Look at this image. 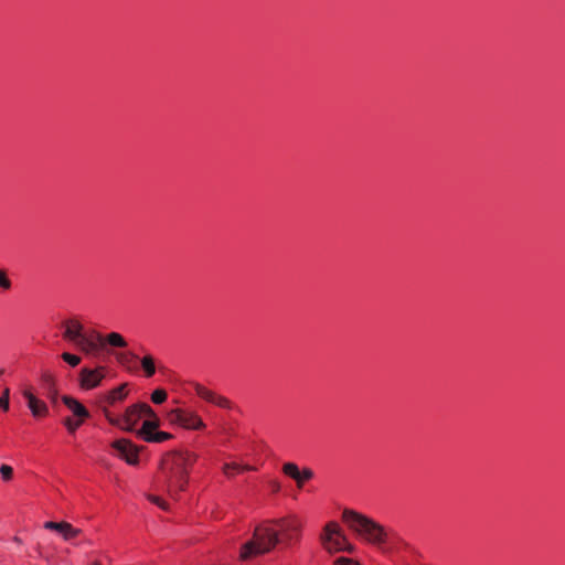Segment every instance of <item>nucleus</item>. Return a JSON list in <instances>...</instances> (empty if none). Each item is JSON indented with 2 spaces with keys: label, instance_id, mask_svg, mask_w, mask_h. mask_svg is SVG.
<instances>
[{
  "label": "nucleus",
  "instance_id": "c85d7f7f",
  "mask_svg": "<svg viewBox=\"0 0 565 565\" xmlns=\"http://www.w3.org/2000/svg\"><path fill=\"white\" fill-rule=\"evenodd\" d=\"M148 499L157 504L159 508H161L162 510H166L168 511L169 510V505L166 501H163L160 497H157V495H152V494H149L148 495Z\"/></svg>",
  "mask_w": 565,
  "mask_h": 565
},
{
  "label": "nucleus",
  "instance_id": "aec40b11",
  "mask_svg": "<svg viewBox=\"0 0 565 565\" xmlns=\"http://www.w3.org/2000/svg\"><path fill=\"white\" fill-rule=\"evenodd\" d=\"M141 366L148 377L156 373L154 360L151 355H145L141 359Z\"/></svg>",
  "mask_w": 565,
  "mask_h": 565
},
{
  "label": "nucleus",
  "instance_id": "2f4dec72",
  "mask_svg": "<svg viewBox=\"0 0 565 565\" xmlns=\"http://www.w3.org/2000/svg\"><path fill=\"white\" fill-rule=\"evenodd\" d=\"M334 565H360V564L351 558L339 557L335 561Z\"/></svg>",
  "mask_w": 565,
  "mask_h": 565
},
{
  "label": "nucleus",
  "instance_id": "9d476101",
  "mask_svg": "<svg viewBox=\"0 0 565 565\" xmlns=\"http://www.w3.org/2000/svg\"><path fill=\"white\" fill-rule=\"evenodd\" d=\"M282 472L294 479L298 488H302L305 481L313 478V471L310 468H303L301 471L294 462H286L282 466Z\"/></svg>",
  "mask_w": 565,
  "mask_h": 565
},
{
  "label": "nucleus",
  "instance_id": "c9c22d12",
  "mask_svg": "<svg viewBox=\"0 0 565 565\" xmlns=\"http://www.w3.org/2000/svg\"><path fill=\"white\" fill-rule=\"evenodd\" d=\"M13 542L17 543V544H21L22 543L21 539L18 537V536L13 537Z\"/></svg>",
  "mask_w": 565,
  "mask_h": 565
},
{
  "label": "nucleus",
  "instance_id": "f03ea898",
  "mask_svg": "<svg viewBox=\"0 0 565 565\" xmlns=\"http://www.w3.org/2000/svg\"><path fill=\"white\" fill-rule=\"evenodd\" d=\"M198 456L192 452L173 451L168 454L161 463L164 484L168 493L175 497L184 491L189 480L190 468L196 461Z\"/></svg>",
  "mask_w": 565,
  "mask_h": 565
},
{
  "label": "nucleus",
  "instance_id": "412c9836",
  "mask_svg": "<svg viewBox=\"0 0 565 565\" xmlns=\"http://www.w3.org/2000/svg\"><path fill=\"white\" fill-rule=\"evenodd\" d=\"M183 416H184V409H181V408L171 409L168 413V418H169L170 423L178 424L180 426H182Z\"/></svg>",
  "mask_w": 565,
  "mask_h": 565
},
{
  "label": "nucleus",
  "instance_id": "6e6552de",
  "mask_svg": "<svg viewBox=\"0 0 565 565\" xmlns=\"http://www.w3.org/2000/svg\"><path fill=\"white\" fill-rule=\"evenodd\" d=\"M76 345L86 354H94L104 345V335L93 331L89 335L82 334Z\"/></svg>",
  "mask_w": 565,
  "mask_h": 565
},
{
  "label": "nucleus",
  "instance_id": "9b49d317",
  "mask_svg": "<svg viewBox=\"0 0 565 565\" xmlns=\"http://www.w3.org/2000/svg\"><path fill=\"white\" fill-rule=\"evenodd\" d=\"M43 526L46 530H51V531H55V532L60 533L65 541L73 540L74 537L79 535L82 532L79 529H76L71 523L64 522V521L63 522L47 521L44 523Z\"/></svg>",
  "mask_w": 565,
  "mask_h": 565
},
{
  "label": "nucleus",
  "instance_id": "6ab92c4d",
  "mask_svg": "<svg viewBox=\"0 0 565 565\" xmlns=\"http://www.w3.org/2000/svg\"><path fill=\"white\" fill-rule=\"evenodd\" d=\"M195 393L203 399L210 403H214V398L217 395L216 393L207 390L206 387L202 386L201 384L194 385Z\"/></svg>",
  "mask_w": 565,
  "mask_h": 565
},
{
  "label": "nucleus",
  "instance_id": "393cba45",
  "mask_svg": "<svg viewBox=\"0 0 565 565\" xmlns=\"http://www.w3.org/2000/svg\"><path fill=\"white\" fill-rule=\"evenodd\" d=\"M62 359L71 366H77L81 363V358L78 355L71 354L67 352L62 354Z\"/></svg>",
  "mask_w": 565,
  "mask_h": 565
},
{
  "label": "nucleus",
  "instance_id": "72a5a7b5",
  "mask_svg": "<svg viewBox=\"0 0 565 565\" xmlns=\"http://www.w3.org/2000/svg\"><path fill=\"white\" fill-rule=\"evenodd\" d=\"M273 491L278 492L280 490V483L278 481H271L270 483Z\"/></svg>",
  "mask_w": 565,
  "mask_h": 565
},
{
  "label": "nucleus",
  "instance_id": "f8f14e48",
  "mask_svg": "<svg viewBox=\"0 0 565 565\" xmlns=\"http://www.w3.org/2000/svg\"><path fill=\"white\" fill-rule=\"evenodd\" d=\"M104 367H98L95 370L84 367L81 371V385L86 390L94 388L99 385L102 380L104 379Z\"/></svg>",
  "mask_w": 565,
  "mask_h": 565
},
{
  "label": "nucleus",
  "instance_id": "39448f33",
  "mask_svg": "<svg viewBox=\"0 0 565 565\" xmlns=\"http://www.w3.org/2000/svg\"><path fill=\"white\" fill-rule=\"evenodd\" d=\"M323 548L330 553L342 552L347 544V536L337 522H328L320 535Z\"/></svg>",
  "mask_w": 565,
  "mask_h": 565
},
{
  "label": "nucleus",
  "instance_id": "a211bd4d",
  "mask_svg": "<svg viewBox=\"0 0 565 565\" xmlns=\"http://www.w3.org/2000/svg\"><path fill=\"white\" fill-rule=\"evenodd\" d=\"M115 359L117 360V362L119 364L129 369L130 362L137 360L138 356L132 352H118V353H115Z\"/></svg>",
  "mask_w": 565,
  "mask_h": 565
},
{
  "label": "nucleus",
  "instance_id": "f3484780",
  "mask_svg": "<svg viewBox=\"0 0 565 565\" xmlns=\"http://www.w3.org/2000/svg\"><path fill=\"white\" fill-rule=\"evenodd\" d=\"M104 342H107L110 347H114V348H126L127 347V341L118 332L108 333L106 337H104Z\"/></svg>",
  "mask_w": 565,
  "mask_h": 565
},
{
  "label": "nucleus",
  "instance_id": "e433bc0d",
  "mask_svg": "<svg viewBox=\"0 0 565 565\" xmlns=\"http://www.w3.org/2000/svg\"><path fill=\"white\" fill-rule=\"evenodd\" d=\"M95 565H99V564H95Z\"/></svg>",
  "mask_w": 565,
  "mask_h": 565
},
{
  "label": "nucleus",
  "instance_id": "a878e982",
  "mask_svg": "<svg viewBox=\"0 0 565 565\" xmlns=\"http://www.w3.org/2000/svg\"><path fill=\"white\" fill-rule=\"evenodd\" d=\"M0 473H1L3 481H10L13 477V469H12V467H10L8 465H1Z\"/></svg>",
  "mask_w": 565,
  "mask_h": 565
},
{
  "label": "nucleus",
  "instance_id": "f257e3e1",
  "mask_svg": "<svg viewBox=\"0 0 565 565\" xmlns=\"http://www.w3.org/2000/svg\"><path fill=\"white\" fill-rule=\"evenodd\" d=\"M301 529L302 524L295 515L270 520L255 529L253 539L242 546L239 558L247 561L269 553L279 543L290 546L300 540Z\"/></svg>",
  "mask_w": 565,
  "mask_h": 565
},
{
  "label": "nucleus",
  "instance_id": "0eeeda50",
  "mask_svg": "<svg viewBox=\"0 0 565 565\" xmlns=\"http://www.w3.org/2000/svg\"><path fill=\"white\" fill-rule=\"evenodd\" d=\"M113 448L118 452V456L126 460L129 465L138 463L139 448L130 440L121 438L111 444Z\"/></svg>",
  "mask_w": 565,
  "mask_h": 565
},
{
  "label": "nucleus",
  "instance_id": "ddd939ff",
  "mask_svg": "<svg viewBox=\"0 0 565 565\" xmlns=\"http://www.w3.org/2000/svg\"><path fill=\"white\" fill-rule=\"evenodd\" d=\"M65 330H64V333H63V337L64 339L73 342V343H77L78 340H81V337L83 334V324L75 320V319H70V320H66L64 323H63Z\"/></svg>",
  "mask_w": 565,
  "mask_h": 565
},
{
  "label": "nucleus",
  "instance_id": "dca6fc26",
  "mask_svg": "<svg viewBox=\"0 0 565 565\" xmlns=\"http://www.w3.org/2000/svg\"><path fill=\"white\" fill-rule=\"evenodd\" d=\"M41 380L44 388L47 391V397L53 404H56L58 393L55 387L54 377L50 373H43Z\"/></svg>",
  "mask_w": 565,
  "mask_h": 565
},
{
  "label": "nucleus",
  "instance_id": "7c9ffc66",
  "mask_svg": "<svg viewBox=\"0 0 565 565\" xmlns=\"http://www.w3.org/2000/svg\"><path fill=\"white\" fill-rule=\"evenodd\" d=\"M0 287L3 289H10L11 288V281L8 278L4 270L0 269Z\"/></svg>",
  "mask_w": 565,
  "mask_h": 565
},
{
  "label": "nucleus",
  "instance_id": "4468645a",
  "mask_svg": "<svg viewBox=\"0 0 565 565\" xmlns=\"http://www.w3.org/2000/svg\"><path fill=\"white\" fill-rule=\"evenodd\" d=\"M62 402L78 419H85L89 416L86 407L74 397L64 395Z\"/></svg>",
  "mask_w": 565,
  "mask_h": 565
},
{
  "label": "nucleus",
  "instance_id": "20e7f679",
  "mask_svg": "<svg viewBox=\"0 0 565 565\" xmlns=\"http://www.w3.org/2000/svg\"><path fill=\"white\" fill-rule=\"evenodd\" d=\"M154 415V411L146 403H137L127 407L122 417H114L108 411H105V417L111 425L125 431H135L136 434L138 430L136 429L138 422L142 417H145V419H152Z\"/></svg>",
  "mask_w": 565,
  "mask_h": 565
},
{
  "label": "nucleus",
  "instance_id": "473e14b6",
  "mask_svg": "<svg viewBox=\"0 0 565 565\" xmlns=\"http://www.w3.org/2000/svg\"><path fill=\"white\" fill-rule=\"evenodd\" d=\"M354 545H352L351 543H349V541L347 540V544H345V547L342 552H348V553H353L354 552Z\"/></svg>",
  "mask_w": 565,
  "mask_h": 565
},
{
  "label": "nucleus",
  "instance_id": "f704fd0d",
  "mask_svg": "<svg viewBox=\"0 0 565 565\" xmlns=\"http://www.w3.org/2000/svg\"><path fill=\"white\" fill-rule=\"evenodd\" d=\"M239 471L237 469H230V476L228 477H233L234 473H238Z\"/></svg>",
  "mask_w": 565,
  "mask_h": 565
},
{
  "label": "nucleus",
  "instance_id": "423d86ee",
  "mask_svg": "<svg viewBox=\"0 0 565 565\" xmlns=\"http://www.w3.org/2000/svg\"><path fill=\"white\" fill-rule=\"evenodd\" d=\"M160 426V419L157 414L152 419H145L142 426L137 430V436L147 443H164L173 438L170 433L158 431L157 428Z\"/></svg>",
  "mask_w": 565,
  "mask_h": 565
},
{
  "label": "nucleus",
  "instance_id": "bb28decb",
  "mask_svg": "<svg viewBox=\"0 0 565 565\" xmlns=\"http://www.w3.org/2000/svg\"><path fill=\"white\" fill-rule=\"evenodd\" d=\"M124 397H125L124 386H119V387L113 390L109 394V399L111 403L122 399Z\"/></svg>",
  "mask_w": 565,
  "mask_h": 565
},
{
  "label": "nucleus",
  "instance_id": "b1692460",
  "mask_svg": "<svg viewBox=\"0 0 565 565\" xmlns=\"http://www.w3.org/2000/svg\"><path fill=\"white\" fill-rule=\"evenodd\" d=\"M84 419H78L74 422L71 417H66L64 419V425L66 426L70 433H74L82 424Z\"/></svg>",
  "mask_w": 565,
  "mask_h": 565
},
{
  "label": "nucleus",
  "instance_id": "cd10ccee",
  "mask_svg": "<svg viewBox=\"0 0 565 565\" xmlns=\"http://www.w3.org/2000/svg\"><path fill=\"white\" fill-rule=\"evenodd\" d=\"M213 404L222 408H231V402L226 397L218 394L215 396Z\"/></svg>",
  "mask_w": 565,
  "mask_h": 565
},
{
  "label": "nucleus",
  "instance_id": "1a4fd4ad",
  "mask_svg": "<svg viewBox=\"0 0 565 565\" xmlns=\"http://www.w3.org/2000/svg\"><path fill=\"white\" fill-rule=\"evenodd\" d=\"M23 397L26 399L28 407L35 418H42L47 416L49 407L42 399L38 398L31 388H24L22 391Z\"/></svg>",
  "mask_w": 565,
  "mask_h": 565
},
{
  "label": "nucleus",
  "instance_id": "4be33fe9",
  "mask_svg": "<svg viewBox=\"0 0 565 565\" xmlns=\"http://www.w3.org/2000/svg\"><path fill=\"white\" fill-rule=\"evenodd\" d=\"M230 469H237L238 471L243 472V471L254 470V467L248 466V465L239 466L237 463H225L223 466V472L225 476H230Z\"/></svg>",
  "mask_w": 565,
  "mask_h": 565
},
{
  "label": "nucleus",
  "instance_id": "5701e85b",
  "mask_svg": "<svg viewBox=\"0 0 565 565\" xmlns=\"http://www.w3.org/2000/svg\"><path fill=\"white\" fill-rule=\"evenodd\" d=\"M168 397L167 392L163 388H157L151 394V401L154 404H162Z\"/></svg>",
  "mask_w": 565,
  "mask_h": 565
},
{
  "label": "nucleus",
  "instance_id": "2eb2a0df",
  "mask_svg": "<svg viewBox=\"0 0 565 565\" xmlns=\"http://www.w3.org/2000/svg\"><path fill=\"white\" fill-rule=\"evenodd\" d=\"M182 427L185 429L199 430L203 429L205 424L196 413L184 409Z\"/></svg>",
  "mask_w": 565,
  "mask_h": 565
},
{
  "label": "nucleus",
  "instance_id": "7ed1b4c3",
  "mask_svg": "<svg viewBox=\"0 0 565 565\" xmlns=\"http://www.w3.org/2000/svg\"><path fill=\"white\" fill-rule=\"evenodd\" d=\"M342 520L360 539L372 545L381 547L391 539V530L354 510L344 509Z\"/></svg>",
  "mask_w": 565,
  "mask_h": 565
},
{
  "label": "nucleus",
  "instance_id": "c756f323",
  "mask_svg": "<svg viewBox=\"0 0 565 565\" xmlns=\"http://www.w3.org/2000/svg\"><path fill=\"white\" fill-rule=\"evenodd\" d=\"M9 394H10L9 388H6L2 393V395L0 396V408H2L3 411L9 409Z\"/></svg>",
  "mask_w": 565,
  "mask_h": 565
}]
</instances>
